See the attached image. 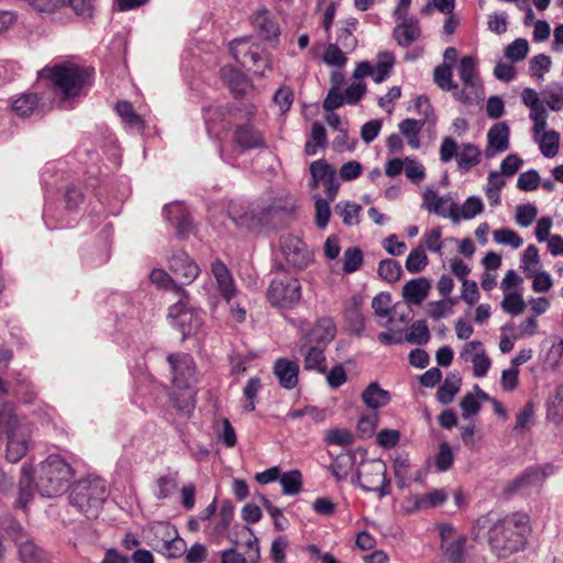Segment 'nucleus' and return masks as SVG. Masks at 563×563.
<instances>
[{
	"instance_id": "obj_1",
	"label": "nucleus",
	"mask_w": 563,
	"mask_h": 563,
	"mask_svg": "<svg viewBox=\"0 0 563 563\" xmlns=\"http://www.w3.org/2000/svg\"><path fill=\"white\" fill-rule=\"evenodd\" d=\"M528 532V516L514 512L493 523L488 530V543L497 556L507 558L526 547Z\"/></svg>"
},
{
	"instance_id": "obj_2",
	"label": "nucleus",
	"mask_w": 563,
	"mask_h": 563,
	"mask_svg": "<svg viewBox=\"0 0 563 563\" xmlns=\"http://www.w3.org/2000/svg\"><path fill=\"white\" fill-rule=\"evenodd\" d=\"M40 75L47 78L64 99L79 96L85 87L91 85L92 80V69L71 62L45 67Z\"/></svg>"
},
{
	"instance_id": "obj_3",
	"label": "nucleus",
	"mask_w": 563,
	"mask_h": 563,
	"mask_svg": "<svg viewBox=\"0 0 563 563\" xmlns=\"http://www.w3.org/2000/svg\"><path fill=\"white\" fill-rule=\"evenodd\" d=\"M0 432L8 438L7 460L18 463L29 450L31 429L24 419L15 415L12 404L0 401Z\"/></svg>"
},
{
	"instance_id": "obj_4",
	"label": "nucleus",
	"mask_w": 563,
	"mask_h": 563,
	"mask_svg": "<svg viewBox=\"0 0 563 563\" xmlns=\"http://www.w3.org/2000/svg\"><path fill=\"white\" fill-rule=\"evenodd\" d=\"M107 497V485L100 477H87L78 481L68 495L69 504L88 519L98 517Z\"/></svg>"
},
{
	"instance_id": "obj_5",
	"label": "nucleus",
	"mask_w": 563,
	"mask_h": 563,
	"mask_svg": "<svg viewBox=\"0 0 563 563\" xmlns=\"http://www.w3.org/2000/svg\"><path fill=\"white\" fill-rule=\"evenodd\" d=\"M73 478L71 466L59 455H49L40 466L36 487L43 497H55L65 492Z\"/></svg>"
},
{
	"instance_id": "obj_6",
	"label": "nucleus",
	"mask_w": 563,
	"mask_h": 563,
	"mask_svg": "<svg viewBox=\"0 0 563 563\" xmlns=\"http://www.w3.org/2000/svg\"><path fill=\"white\" fill-rule=\"evenodd\" d=\"M230 51L239 64L255 75L263 76L271 68L266 49L251 37L234 38L230 43Z\"/></svg>"
},
{
	"instance_id": "obj_7",
	"label": "nucleus",
	"mask_w": 563,
	"mask_h": 563,
	"mask_svg": "<svg viewBox=\"0 0 563 563\" xmlns=\"http://www.w3.org/2000/svg\"><path fill=\"white\" fill-rule=\"evenodd\" d=\"M457 74L463 87L455 91V100L470 104L483 99L484 88L477 69V59L474 56H463L457 67Z\"/></svg>"
},
{
	"instance_id": "obj_8",
	"label": "nucleus",
	"mask_w": 563,
	"mask_h": 563,
	"mask_svg": "<svg viewBox=\"0 0 563 563\" xmlns=\"http://www.w3.org/2000/svg\"><path fill=\"white\" fill-rule=\"evenodd\" d=\"M356 476L363 490L377 493L379 498L390 494V479L387 477V465L383 460L363 462Z\"/></svg>"
},
{
	"instance_id": "obj_9",
	"label": "nucleus",
	"mask_w": 563,
	"mask_h": 563,
	"mask_svg": "<svg viewBox=\"0 0 563 563\" xmlns=\"http://www.w3.org/2000/svg\"><path fill=\"white\" fill-rule=\"evenodd\" d=\"M168 318L172 325L181 333L183 340L195 334L202 324L201 313L189 306L187 292L169 307Z\"/></svg>"
},
{
	"instance_id": "obj_10",
	"label": "nucleus",
	"mask_w": 563,
	"mask_h": 563,
	"mask_svg": "<svg viewBox=\"0 0 563 563\" xmlns=\"http://www.w3.org/2000/svg\"><path fill=\"white\" fill-rule=\"evenodd\" d=\"M266 297L272 306L292 308L301 298L300 282L287 276L274 278L266 290Z\"/></svg>"
},
{
	"instance_id": "obj_11",
	"label": "nucleus",
	"mask_w": 563,
	"mask_h": 563,
	"mask_svg": "<svg viewBox=\"0 0 563 563\" xmlns=\"http://www.w3.org/2000/svg\"><path fill=\"white\" fill-rule=\"evenodd\" d=\"M437 528L441 540V552L445 560L450 563H466L465 544L467 537L450 523H440Z\"/></svg>"
},
{
	"instance_id": "obj_12",
	"label": "nucleus",
	"mask_w": 563,
	"mask_h": 563,
	"mask_svg": "<svg viewBox=\"0 0 563 563\" xmlns=\"http://www.w3.org/2000/svg\"><path fill=\"white\" fill-rule=\"evenodd\" d=\"M231 219L239 225L247 229H255L260 225L268 224L269 220L276 216L286 213V209L280 205L272 203L265 207L256 206L241 214L232 209L229 211Z\"/></svg>"
},
{
	"instance_id": "obj_13",
	"label": "nucleus",
	"mask_w": 563,
	"mask_h": 563,
	"mask_svg": "<svg viewBox=\"0 0 563 563\" xmlns=\"http://www.w3.org/2000/svg\"><path fill=\"white\" fill-rule=\"evenodd\" d=\"M173 374V383L178 389H188L196 379V364L189 354H169L167 357Z\"/></svg>"
},
{
	"instance_id": "obj_14",
	"label": "nucleus",
	"mask_w": 563,
	"mask_h": 563,
	"mask_svg": "<svg viewBox=\"0 0 563 563\" xmlns=\"http://www.w3.org/2000/svg\"><path fill=\"white\" fill-rule=\"evenodd\" d=\"M280 249L286 261L296 268L303 269L312 261L311 252L298 236H283L280 239Z\"/></svg>"
},
{
	"instance_id": "obj_15",
	"label": "nucleus",
	"mask_w": 563,
	"mask_h": 563,
	"mask_svg": "<svg viewBox=\"0 0 563 563\" xmlns=\"http://www.w3.org/2000/svg\"><path fill=\"white\" fill-rule=\"evenodd\" d=\"M422 208L443 218H450L454 222L460 221L457 205L450 196H439L432 188H427L422 195Z\"/></svg>"
},
{
	"instance_id": "obj_16",
	"label": "nucleus",
	"mask_w": 563,
	"mask_h": 563,
	"mask_svg": "<svg viewBox=\"0 0 563 563\" xmlns=\"http://www.w3.org/2000/svg\"><path fill=\"white\" fill-rule=\"evenodd\" d=\"M211 273L216 279L219 295L227 303H231L239 292L232 273L221 260H214L211 263Z\"/></svg>"
},
{
	"instance_id": "obj_17",
	"label": "nucleus",
	"mask_w": 563,
	"mask_h": 563,
	"mask_svg": "<svg viewBox=\"0 0 563 563\" xmlns=\"http://www.w3.org/2000/svg\"><path fill=\"white\" fill-rule=\"evenodd\" d=\"M169 269L183 285L191 284L200 273L198 265L183 251H177L169 260Z\"/></svg>"
},
{
	"instance_id": "obj_18",
	"label": "nucleus",
	"mask_w": 563,
	"mask_h": 563,
	"mask_svg": "<svg viewBox=\"0 0 563 563\" xmlns=\"http://www.w3.org/2000/svg\"><path fill=\"white\" fill-rule=\"evenodd\" d=\"M547 475L545 470L541 466L528 467L522 474L508 484L507 492L522 495L529 494L533 488L542 484Z\"/></svg>"
},
{
	"instance_id": "obj_19",
	"label": "nucleus",
	"mask_w": 563,
	"mask_h": 563,
	"mask_svg": "<svg viewBox=\"0 0 563 563\" xmlns=\"http://www.w3.org/2000/svg\"><path fill=\"white\" fill-rule=\"evenodd\" d=\"M510 130L507 123L498 122L493 124L487 132V145L484 155L487 159L504 153L509 148Z\"/></svg>"
},
{
	"instance_id": "obj_20",
	"label": "nucleus",
	"mask_w": 563,
	"mask_h": 563,
	"mask_svg": "<svg viewBox=\"0 0 563 563\" xmlns=\"http://www.w3.org/2000/svg\"><path fill=\"white\" fill-rule=\"evenodd\" d=\"M163 216L167 222L175 225L177 235L186 239L191 231V218L187 208L178 202H172L163 208Z\"/></svg>"
},
{
	"instance_id": "obj_21",
	"label": "nucleus",
	"mask_w": 563,
	"mask_h": 563,
	"mask_svg": "<svg viewBox=\"0 0 563 563\" xmlns=\"http://www.w3.org/2000/svg\"><path fill=\"white\" fill-rule=\"evenodd\" d=\"M461 357L473 364V374L475 377H484L489 367L490 358L486 355L481 341H471L461 351Z\"/></svg>"
},
{
	"instance_id": "obj_22",
	"label": "nucleus",
	"mask_w": 563,
	"mask_h": 563,
	"mask_svg": "<svg viewBox=\"0 0 563 563\" xmlns=\"http://www.w3.org/2000/svg\"><path fill=\"white\" fill-rule=\"evenodd\" d=\"M298 349L300 355L303 356V368L306 371H317L318 373L325 374V346L299 340Z\"/></svg>"
},
{
	"instance_id": "obj_23",
	"label": "nucleus",
	"mask_w": 563,
	"mask_h": 563,
	"mask_svg": "<svg viewBox=\"0 0 563 563\" xmlns=\"http://www.w3.org/2000/svg\"><path fill=\"white\" fill-rule=\"evenodd\" d=\"M12 530L18 533L16 543L19 545V556L22 563H46V553L38 548L33 541L22 540V527L19 523H12Z\"/></svg>"
},
{
	"instance_id": "obj_24",
	"label": "nucleus",
	"mask_w": 563,
	"mask_h": 563,
	"mask_svg": "<svg viewBox=\"0 0 563 563\" xmlns=\"http://www.w3.org/2000/svg\"><path fill=\"white\" fill-rule=\"evenodd\" d=\"M335 325L330 318H320L314 327L305 333L300 340L322 346H327L335 335Z\"/></svg>"
},
{
	"instance_id": "obj_25",
	"label": "nucleus",
	"mask_w": 563,
	"mask_h": 563,
	"mask_svg": "<svg viewBox=\"0 0 563 563\" xmlns=\"http://www.w3.org/2000/svg\"><path fill=\"white\" fill-rule=\"evenodd\" d=\"M253 26L261 33L267 41H274L279 36V26L274 15L266 9H257L252 18Z\"/></svg>"
},
{
	"instance_id": "obj_26",
	"label": "nucleus",
	"mask_w": 563,
	"mask_h": 563,
	"mask_svg": "<svg viewBox=\"0 0 563 563\" xmlns=\"http://www.w3.org/2000/svg\"><path fill=\"white\" fill-rule=\"evenodd\" d=\"M221 78L235 98H242L253 88L250 79L242 71L231 66L221 68Z\"/></svg>"
},
{
	"instance_id": "obj_27",
	"label": "nucleus",
	"mask_w": 563,
	"mask_h": 563,
	"mask_svg": "<svg viewBox=\"0 0 563 563\" xmlns=\"http://www.w3.org/2000/svg\"><path fill=\"white\" fill-rule=\"evenodd\" d=\"M158 532H162L166 539L163 540L162 550L169 559H177L185 554L186 542L178 536L175 527L169 525H161Z\"/></svg>"
},
{
	"instance_id": "obj_28",
	"label": "nucleus",
	"mask_w": 563,
	"mask_h": 563,
	"mask_svg": "<svg viewBox=\"0 0 563 563\" xmlns=\"http://www.w3.org/2000/svg\"><path fill=\"white\" fill-rule=\"evenodd\" d=\"M274 374L282 387L292 389L298 384L299 365L296 361L280 357L275 362Z\"/></svg>"
},
{
	"instance_id": "obj_29",
	"label": "nucleus",
	"mask_w": 563,
	"mask_h": 563,
	"mask_svg": "<svg viewBox=\"0 0 563 563\" xmlns=\"http://www.w3.org/2000/svg\"><path fill=\"white\" fill-rule=\"evenodd\" d=\"M399 21L401 22L395 26L393 36L398 45L408 47L421 35L419 22L413 18H405Z\"/></svg>"
},
{
	"instance_id": "obj_30",
	"label": "nucleus",
	"mask_w": 563,
	"mask_h": 563,
	"mask_svg": "<svg viewBox=\"0 0 563 563\" xmlns=\"http://www.w3.org/2000/svg\"><path fill=\"white\" fill-rule=\"evenodd\" d=\"M234 141L242 151L266 146L262 134L250 124H243L236 128Z\"/></svg>"
},
{
	"instance_id": "obj_31",
	"label": "nucleus",
	"mask_w": 563,
	"mask_h": 563,
	"mask_svg": "<svg viewBox=\"0 0 563 563\" xmlns=\"http://www.w3.org/2000/svg\"><path fill=\"white\" fill-rule=\"evenodd\" d=\"M357 25L358 20L356 18H347L340 22V26L336 31V42L334 44L342 47L345 53H352L357 46V40L354 35Z\"/></svg>"
},
{
	"instance_id": "obj_32",
	"label": "nucleus",
	"mask_w": 563,
	"mask_h": 563,
	"mask_svg": "<svg viewBox=\"0 0 563 563\" xmlns=\"http://www.w3.org/2000/svg\"><path fill=\"white\" fill-rule=\"evenodd\" d=\"M430 282L424 277L413 278L402 287V297L409 305H420L428 296Z\"/></svg>"
},
{
	"instance_id": "obj_33",
	"label": "nucleus",
	"mask_w": 563,
	"mask_h": 563,
	"mask_svg": "<svg viewBox=\"0 0 563 563\" xmlns=\"http://www.w3.org/2000/svg\"><path fill=\"white\" fill-rule=\"evenodd\" d=\"M362 400L368 408L376 410L389 404L390 394L383 389L378 383L373 382L362 393Z\"/></svg>"
},
{
	"instance_id": "obj_34",
	"label": "nucleus",
	"mask_w": 563,
	"mask_h": 563,
	"mask_svg": "<svg viewBox=\"0 0 563 563\" xmlns=\"http://www.w3.org/2000/svg\"><path fill=\"white\" fill-rule=\"evenodd\" d=\"M482 158V151L473 143H463L456 155V163L461 170H470L478 165Z\"/></svg>"
},
{
	"instance_id": "obj_35",
	"label": "nucleus",
	"mask_w": 563,
	"mask_h": 563,
	"mask_svg": "<svg viewBox=\"0 0 563 563\" xmlns=\"http://www.w3.org/2000/svg\"><path fill=\"white\" fill-rule=\"evenodd\" d=\"M462 379L457 373H450L439 387L437 398L442 405H449L453 401L455 395L461 388Z\"/></svg>"
},
{
	"instance_id": "obj_36",
	"label": "nucleus",
	"mask_w": 563,
	"mask_h": 563,
	"mask_svg": "<svg viewBox=\"0 0 563 563\" xmlns=\"http://www.w3.org/2000/svg\"><path fill=\"white\" fill-rule=\"evenodd\" d=\"M547 418L555 424H563V383L547 400Z\"/></svg>"
},
{
	"instance_id": "obj_37",
	"label": "nucleus",
	"mask_w": 563,
	"mask_h": 563,
	"mask_svg": "<svg viewBox=\"0 0 563 563\" xmlns=\"http://www.w3.org/2000/svg\"><path fill=\"white\" fill-rule=\"evenodd\" d=\"M38 97L34 92H24L12 101V111L22 118L30 117L37 109Z\"/></svg>"
},
{
	"instance_id": "obj_38",
	"label": "nucleus",
	"mask_w": 563,
	"mask_h": 563,
	"mask_svg": "<svg viewBox=\"0 0 563 563\" xmlns=\"http://www.w3.org/2000/svg\"><path fill=\"white\" fill-rule=\"evenodd\" d=\"M170 399L174 407L183 417L189 418L191 416L196 407V399L195 393L190 388L174 393Z\"/></svg>"
},
{
	"instance_id": "obj_39",
	"label": "nucleus",
	"mask_w": 563,
	"mask_h": 563,
	"mask_svg": "<svg viewBox=\"0 0 563 563\" xmlns=\"http://www.w3.org/2000/svg\"><path fill=\"white\" fill-rule=\"evenodd\" d=\"M309 170L311 174L310 187L312 189H317L320 183L325 184L331 176H335L334 168L324 159L312 162Z\"/></svg>"
},
{
	"instance_id": "obj_40",
	"label": "nucleus",
	"mask_w": 563,
	"mask_h": 563,
	"mask_svg": "<svg viewBox=\"0 0 563 563\" xmlns=\"http://www.w3.org/2000/svg\"><path fill=\"white\" fill-rule=\"evenodd\" d=\"M426 122V119H405L399 123V131L408 140V143L412 148H418L420 146L419 133Z\"/></svg>"
},
{
	"instance_id": "obj_41",
	"label": "nucleus",
	"mask_w": 563,
	"mask_h": 563,
	"mask_svg": "<svg viewBox=\"0 0 563 563\" xmlns=\"http://www.w3.org/2000/svg\"><path fill=\"white\" fill-rule=\"evenodd\" d=\"M433 80L440 89L451 91L455 99L457 82L452 79V68L450 64L438 65L433 70Z\"/></svg>"
},
{
	"instance_id": "obj_42",
	"label": "nucleus",
	"mask_w": 563,
	"mask_h": 563,
	"mask_svg": "<svg viewBox=\"0 0 563 563\" xmlns=\"http://www.w3.org/2000/svg\"><path fill=\"white\" fill-rule=\"evenodd\" d=\"M278 481L282 485L284 495L295 496L301 490L302 475L298 470H292L279 474Z\"/></svg>"
},
{
	"instance_id": "obj_43",
	"label": "nucleus",
	"mask_w": 563,
	"mask_h": 563,
	"mask_svg": "<svg viewBox=\"0 0 563 563\" xmlns=\"http://www.w3.org/2000/svg\"><path fill=\"white\" fill-rule=\"evenodd\" d=\"M33 498V485H32V476L31 470L26 466H23L21 470V478L19 483V497L18 505L22 509H25L30 500Z\"/></svg>"
},
{
	"instance_id": "obj_44",
	"label": "nucleus",
	"mask_w": 563,
	"mask_h": 563,
	"mask_svg": "<svg viewBox=\"0 0 563 563\" xmlns=\"http://www.w3.org/2000/svg\"><path fill=\"white\" fill-rule=\"evenodd\" d=\"M355 456L353 454H341L333 460L329 468L336 481H343L347 477L354 464Z\"/></svg>"
},
{
	"instance_id": "obj_45",
	"label": "nucleus",
	"mask_w": 563,
	"mask_h": 563,
	"mask_svg": "<svg viewBox=\"0 0 563 563\" xmlns=\"http://www.w3.org/2000/svg\"><path fill=\"white\" fill-rule=\"evenodd\" d=\"M361 210L360 205L350 201H341L335 206V212L342 218L345 225L358 224Z\"/></svg>"
},
{
	"instance_id": "obj_46",
	"label": "nucleus",
	"mask_w": 563,
	"mask_h": 563,
	"mask_svg": "<svg viewBox=\"0 0 563 563\" xmlns=\"http://www.w3.org/2000/svg\"><path fill=\"white\" fill-rule=\"evenodd\" d=\"M395 63L394 55L389 52L379 54L378 63L373 66L372 78L375 82H383L389 77L390 69Z\"/></svg>"
},
{
	"instance_id": "obj_47",
	"label": "nucleus",
	"mask_w": 563,
	"mask_h": 563,
	"mask_svg": "<svg viewBox=\"0 0 563 563\" xmlns=\"http://www.w3.org/2000/svg\"><path fill=\"white\" fill-rule=\"evenodd\" d=\"M378 275L388 283H395L400 279L402 268L399 262L393 258L382 260L378 264Z\"/></svg>"
},
{
	"instance_id": "obj_48",
	"label": "nucleus",
	"mask_w": 563,
	"mask_h": 563,
	"mask_svg": "<svg viewBox=\"0 0 563 563\" xmlns=\"http://www.w3.org/2000/svg\"><path fill=\"white\" fill-rule=\"evenodd\" d=\"M150 279L153 284L163 289H173L177 295L185 297V289L177 285L175 280L163 269L155 268L150 274Z\"/></svg>"
},
{
	"instance_id": "obj_49",
	"label": "nucleus",
	"mask_w": 563,
	"mask_h": 563,
	"mask_svg": "<svg viewBox=\"0 0 563 563\" xmlns=\"http://www.w3.org/2000/svg\"><path fill=\"white\" fill-rule=\"evenodd\" d=\"M428 265V256L422 245H418L407 256L405 266L411 274L420 273Z\"/></svg>"
},
{
	"instance_id": "obj_50",
	"label": "nucleus",
	"mask_w": 563,
	"mask_h": 563,
	"mask_svg": "<svg viewBox=\"0 0 563 563\" xmlns=\"http://www.w3.org/2000/svg\"><path fill=\"white\" fill-rule=\"evenodd\" d=\"M430 339L429 328L424 320L415 321L406 335V341L416 344H427Z\"/></svg>"
},
{
	"instance_id": "obj_51",
	"label": "nucleus",
	"mask_w": 563,
	"mask_h": 563,
	"mask_svg": "<svg viewBox=\"0 0 563 563\" xmlns=\"http://www.w3.org/2000/svg\"><path fill=\"white\" fill-rule=\"evenodd\" d=\"M540 151L545 157H554L559 152L560 133L555 131L544 132L540 142Z\"/></svg>"
},
{
	"instance_id": "obj_52",
	"label": "nucleus",
	"mask_w": 563,
	"mask_h": 563,
	"mask_svg": "<svg viewBox=\"0 0 563 563\" xmlns=\"http://www.w3.org/2000/svg\"><path fill=\"white\" fill-rule=\"evenodd\" d=\"M547 104L552 111H560L563 108V82H553L544 89Z\"/></svg>"
},
{
	"instance_id": "obj_53",
	"label": "nucleus",
	"mask_w": 563,
	"mask_h": 563,
	"mask_svg": "<svg viewBox=\"0 0 563 563\" xmlns=\"http://www.w3.org/2000/svg\"><path fill=\"white\" fill-rule=\"evenodd\" d=\"M500 305L503 310L511 316H518L526 309L523 298L517 292L504 294V299Z\"/></svg>"
},
{
	"instance_id": "obj_54",
	"label": "nucleus",
	"mask_w": 563,
	"mask_h": 563,
	"mask_svg": "<svg viewBox=\"0 0 563 563\" xmlns=\"http://www.w3.org/2000/svg\"><path fill=\"white\" fill-rule=\"evenodd\" d=\"M410 461L407 455H399L394 460V473L399 488L407 487L409 481Z\"/></svg>"
},
{
	"instance_id": "obj_55",
	"label": "nucleus",
	"mask_w": 563,
	"mask_h": 563,
	"mask_svg": "<svg viewBox=\"0 0 563 563\" xmlns=\"http://www.w3.org/2000/svg\"><path fill=\"white\" fill-rule=\"evenodd\" d=\"M115 111L118 115L131 126H143V120L141 117L134 111L132 104L128 101H119L115 104Z\"/></svg>"
},
{
	"instance_id": "obj_56",
	"label": "nucleus",
	"mask_w": 563,
	"mask_h": 563,
	"mask_svg": "<svg viewBox=\"0 0 563 563\" xmlns=\"http://www.w3.org/2000/svg\"><path fill=\"white\" fill-rule=\"evenodd\" d=\"M343 272L352 274L356 272L363 264V253L358 247H349L343 255Z\"/></svg>"
},
{
	"instance_id": "obj_57",
	"label": "nucleus",
	"mask_w": 563,
	"mask_h": 563,
	"mask_svg": "<svg viewBox=\"0 0 563 563\" xmlns=\"http://www.w3.org/2000/svg\"><path fill=\"white\" fill-rule=\"evenodd\" d=\"M324 441L329 445L347 446L353 443L354 437L347 429L334 428L327 432Z\"/></svg>"
},
{
	"instance_id": "obj_58",
	"label": "nucleus",
	"mask_w": 563,
	"mask_h": 563,
	"mask_svg": "<svg viewBox=\"0 0 563 563\" xmlns=\"http://www.w3.org/2000/svg\"><path fill=\"white\" fill-rule=\"evenodd\" d=\"M528 51V41L525 38H517L506 47L505 56L512 63H517L526 58Z\"/></svg>"
},
{
	"instance_id": "obj_59",
	"label": "nucleus",
	"mask_w": 563,
	"mask_h": 563,
	"mask_svg": "<svg viewBox=\"0 0 563 563\" xmlns=\"http://www.w3.org/2000/svg\"><path fill=\"white\" fill-rule=\"evenodd\" d=\"M261 388L262 383L260 378L252 377L247 380L246 385L243 388V395L246 399V404L244 405L245 411L251 412L255 410V398Z\"/></svg>"
},
{
	"instance_id": "obj_60",
	"label": "nucleus",
	"mask_w": 563,
	"mask_h": 563,
	"mask_svg": "<svg viewBox=\"0 0 563 563\" xmlns=\"http://www.w3.org/2000/svg\"><path fill=\"white\" fill-rule=\"evenodd\" d=\"M442 230L440 227L433 228L423 233L421 239V245L423 249H428L430 252L439 253L442 252Z\"/></svg>"
},
{
	"instance_id": "obj_61",
	"label": "nucleus",
	"mask_w": 563,
	"mask_h": 563,
	"mask_svg": "<svg viewBox=\"0 0 563 563\" xmlns=\"http://www.w3.org/2000/svg\"><path fill=\"white\" fill-rule=\"evenodd\" d=\"M494 240L498 244L510 245L512 249H518L523 244L522 238L510 229L495 230Z\"/></svg>"
},
{
	"instance_id": "obj_62",
	"label": "nucleus",
	"mask_w": 563,
	"mask_h": 563,
	"mask_svg": "<svg viewBox=\"0 0 563 563\" xmlns=\"http://www.w3.org/2000/svg\"><path fill=\"white\" fill-rule=\"evenodd\" d=\"M345 52L340 47L339 45L331 43L328 45L324 55L323 60L325 64L330 66L335 67H343L346 64V57Z\"/></svg>"
},
{
	"instance_id": "obj_63",
	"label": "nucleus",
	"mask_w": 563,
	"mask_h": 563,
	"mask_svg": "<svg viewBox=\"0 0 563 563\" xmlns=\"http://www.w3.org/2000/svg\"><path fill=\"white\" fill-rule=\"evenodd\" d=\"M484 205L482 199L477 196H471L462 205L461 214H459V217L464 220H470L482 213Z\"/></svg>"
},
{
	"instance_id": "obj_64",
	"label": "nucleus",
	"mask_w": 563,
	"mask_h": 563,
	"mask_svg": "<svg viewBox=\"0 0 563 563\" xmlns=\"http://www.w3.org/2000/svg\"><path fill=\"white\" fill-rule=\"evenodd\" d=\"M454 461V454L448 442H442L439 445V452L435 456V467L440 472L448 471Z\"/></svg>"
}]
</instances>
